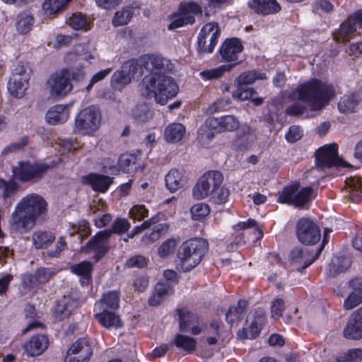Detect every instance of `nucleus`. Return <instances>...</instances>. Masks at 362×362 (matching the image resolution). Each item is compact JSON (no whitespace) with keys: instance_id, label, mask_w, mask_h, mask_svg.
<instances>
[{"instance_id":"nucleus-46","label":"nucleus","mask_w":362,"mask_h":362,"mask_svg":"<svg viewBox=\"0 0 362 362\" xmlns=\"http://www.w3.org/2000/svg\"><path fill=\"white\" fill-rule=\"evenodd\" d=\"M177 11L182 17H194V15L202 13V8L198 4L191 1L180 4Z\"/></svg>"},{"instance_id":"nucleus-10","label":"nucleus","mask_w":362,"mask_h":362,"mask_svg":"<svg viewBox=\"0 0 362 362\" xmlns=\"http://www.w3.org/2000/svg\"><path fill=\"white\" fill-rule=\"evenodd\" d=\"M49 169L45 163L20 162L13 170L16 177L22 182H36L40 180Z\"/></svg>"},{"instance_id":"nucleus-8","label":"nucleus","mask_w":362,"mask_h":362,"mask_svg":"<svg viewBox=\"0 0 362 362\" xmlns=\"http://www.w3.org/2000/svg\"><path fill=\"white\" fill-rule=\"evenodd\" d=\"M47 84L53 98L66 96L73 88L69 69H63L51 74Z\"/></svg>"},{"instance_id":"nucleus-28","label":"nucleus","mask_w":362,"mask_h":362,"mask_svg":"<svg viewBox=\"0 0 362 362\" xmlns=\"http://www.w3.org/2000/svg\"><path fill=\"white\" fill-rule=\"evenodd\" d=\"M68 118L69 111L65 106L62 105L54 106L45 115L46 121L52 125L64 123Z\"/></svg>"},{"instance_id":"nucleus-26","label":"nucleus","mask_w":362,"mask_h":362,"mask_svg":"<svg viewBox=\"0 0 362 362\" xmlns=\"http://www.w3.org/2000/svg\"><path fill=\"white\" fill-rule=\"evenodd\" d=\"M83 180L86 183L90 185L93 190L100 192H106L112 183V177L98 174H90L83 177Z\"/></svg>"},{"instance_id":"nucleus-24","label":"nucleus","mask_w":362,"mask_h":362,"mask_svg":"<svg viewBox=\"0 0 362 362\" xmlns=\"http://www.w3.org/2000/svg\"><path fill=\"white\" fill-rule=\"evenodd\" d=\"M49 341L47 336L37 334L33 336L26 342L23 348L25 351L31 356H38L43 353L48 347Z\"/></svg>"},{"instance_id":"nucleus-9","label":"nucleus","mask_w":362,"mask_h":362,"mask_svg":"<svg viewBox=\"0 0 362 362\" xmlns=\"http://www.w3.org/2000/svg\"><path fill=\"white\" fill-rule=\"evenodd\" d=\"M30 69L24 65L18 64L13 70L12 76L8 81V90L17 98H22L28 88Z\"/></svg>"},{"instance_id":"nucleus-55","label":"nucleus","mask_w":362,"mask_h":362,"mask_svg":"<svg viewBox=\"0 0 362 362\" xmlns=\"http://www.w3.org/2000/svg\"><path fill=\"white\" fill-rule=\"evenodd\" d=\"M130 222L127 218H117L112 226L111 231L113 233L122 234L126 233L130 228Z\"/></svg>"},{"instance_id":"nucleus-52","label":"nucleus","mask_w":362,"mask_h":362,"mask_svg":"<svg viewBox=\"0 0 362 362\" xmlns=\"http://www.w3.org/2000/svg\"><path fill=\"white\" fill-rule=\"evenodd\" d=\"M210 212L209 206L204 203L194 204L191 208L192 217L194 220H202L206 217Z\"/></svg>"},{"instance_id":"nucleus-29","label":"nucleus","mask_w":362,"mask_h":362,"mask_svg":"<svg viewBox=\"0 0 362 362\" xmlns=\"http://www.w3.org/2000/svg\"><path fill=\"white\" fill-rule=\"evenodd\" d=\"M160 214V217L163 215ZM160 220L156 224L152 225L153 228L149 233H146L141 238V241L146 244H151L159 240L164 235L169 229V225L165 223H160Z\"/></svg>"},{"instance_id":"nucleus-53","label":"nucleus","mask_w":362,"mask_h":362,"mask_svg":"<svg viewBox=\"0 0 362 362\" xmlns=\"http://www.w3.org/2000/svg\"><path fill=\"white\" fill-rule=\"evenodd\" d=\"M129 217L141 221L148 216V210L144 204H135L129 210Z\"/></svg>"},{"instance_id":"nucleus-33","label":"nucleus","mask_w":362,"mask_h":362,"mask_svg":"<svg viewBox=\"0 0 362 362\" xmlns=\"http://www.w3.org/2000/svg\"><path fill=\"white\" fill-rule=\"evenodd\" d=\"M34 17L28 11L21 12L16 18V28L21 35L28 33L34 25Z\"/></svg>"},{"instance_id":"nucleus-48","label":"nucleus","mask_w":362,"mask_h":362,"mask_svg":"<svg viewBox=\"0 0 362 362\" xmlns=\"http://www.w3.org/2000/svg\"><path fill=\"white\" fill-rule=\"evenodd\" d=\"M175 344L177 347L188 352H192L195 349L197 342L192 337L182 334H177L175 339Z\"/></svg>"},{"instance_id":"nucleus-54","label":"nucleus","mask_w":362,"mask_h":362,"mask_svg":"<svg viewBox=\"0 0 362 362\" xmlns=\"http://www.w3.org/2000/svg\"><path fill=\"white\" fill-rule=\"evenodd\" d=\"M160 221V214H157L155 216L145 221L141 226H136L133 230L128 234V238H132L137 234L140 233L143 230L152 226V225L157 223Z\"/></svg>"},{"instance_id":"nucleus-47","label":"nucleus","mask_w":362,"mask_h":362,"mask_svg":"<svg viewBox=\"0 0 362 362\" xmlns=\"http://www.w3.org/2000/svg\"><path fill=\"white\" fill-rule=\"evenodd\" d=\"M170 19L171 22L168 26L169 30L177 29L184 25L193 24L195 22L194 17H182L178 11L174 13Z\"/></svg>"},{"instance_id":"nucleus-21","label":"nucleus","mask_w":362,"mask_h":362,"mask_svg":"<svg viewBox=\"0 0 362 362\" xmlns=\"http://www.w3.org/2000/svg\"><path fill=\"white\" fill-rule=\"evenodd\" d=\"M248 6L256 13L262 16L276 14L281 10L276 0H251L248 2Z\"/></svg>"},{"instance_id":"nucleus-58","label":"nucleus","mask_w":362,"mask_h":362,"mask_svg":"<svg viewBox=\"0 0 362 362\" xmlns=\"http://www.w3.org/2000/svg\"><path fill=\"white\" fill-rule=\"evenodd\" d=\"M136 158L133 155L123 154L118 159V165L124 172H129L132 165H135Z\"/></svg>"},{"instance_id":"nucleus-1","label":"nucleus","mask_w":362,"mask_h":362,"mask_svg":"<svg viewBox=\"0 0 362 362\" xmlns=\"http://www.w3.org/2000/svg\"><path fill=\"white\" fill-rule=\"evenodd\" d=\"M47 213V202L38 194H30L24 197L16 205L10 221V229L13 232L25 233L33 229L37 219L43 220Z\"/></svg>"},{"instance_id":"nucleus-50","label":"nucleus","mask_w":362,"mask_h":362,"mask_svg":"<svg viewBox=\"0 0 362 362\" xmlns=\"http://www.w3.org/2000/svg\"><path fill=\"white\" fill-rule=\"evenodd\" d=\"M238 63H234L232 64H226L220 66L217 68L212 69L210 70H206L202 72V75L206 78L207 79H215L221 77L224 72L227 71H230L235 65Z\"/></svg>"},{"instance_id":"nucleus-15","label":"nucleus","mask_w":362,"mask_h":362,"mask_svg":"<svg viewBox=\"0 0 362 362\" xmlns=\"http://www.w3.org/2000/svg\"><path fill=\"white\" fill-rule=\"evenodd\" d=\"M111 235L112 233L110 230L98 232L91 238L86 246L83 247L82 250L86 253L94 251L95 252L94 256L95 261L100 260L109 250L108 240Z\"/></svg>"},{"instance_id":"nucleus-62","label":"nucleus","mask_w":362,"mask_h":362,"mask_svg":"<svg viewBox=\"0 0 362 362\" xmlns=\"http://www.w3.org/2000/svg\"><path fill=\"white\" fill-rule=\"evenodd\" d=\"M147 259L142 255L133 256L126 262V265L130 268H144L147 266Z\"/></svg>"},{"instance_id":"nucleus-35","label":"nucleus","mask_w":362,"mask_h":362,"mask_svg":"<svg viewBox=\"0 0 362 362\" xmlns=\"http://www.w3.org/2000/svg\"><path fill=\"white\" fill-rule=\"evenodd\" d=\"M247 304L246 300H240L237 305L230 307L226 314L227 322L233 325L240 321L245 315Z\"/></svg>"},{"instance_id":"nucleus-20","label":"nucleus","mask_w":362,"mask_h":362,"mask_svg":"<svg viewBox=\"0 0 362 362\" xmlns=\"http://www.w3.org/2000/svg\"><path fill=\"white\" fill-rule=\"evenodd\" d=\"M243 49L241 41L238 38H231L223 42L219 49V54L226 62H236L238 54Z\"/></svg>"},{"instance_id":"nucleus-18","label":"nucleus","mask_w":362,"mask_h":362,"mask_svg":"<svg viewBox=\"0 0 362 362\" xmlns=\"http://www.w3.org/2000/svg\"><path fill=\"white\" fill-rule=\"evenodd\" d=\"M321 250L322 248L317 250L313 254L308 248L296 247L291 252L292 263L296 267L298 271L303 272L318 258Z\"/></svg>"},{"instance_id":"nucleus-61","label":"nucleus","mask_w":362,"mask_h":362,"mask_svg":"<svg viewBox=\"0 0 362 362\" xmlns=\"http://www.w3.org/2000/svg\"><path fill=\"white\" fill-rule=\"evenodd\" d=\"M83 45L78 44L74 47L73 49L69 52L64 57V60L67 64H74L81 61L80 54L83 53Z\"/></svg>"},{"instance_id":"nucleus-7","label":"nucleus","mask_w":362,"mask_h":362,"mask_svg":"<svg viewBox=\"0 0 362 362\" xmlns=\"http://www.w3.org/2000/svg\"><path fill=\"white\" fill-rule=\"evenodd\" d=\"M101 122V114L99 109L90 106L81 110L76 117V129L81 134H92L98 129Z\"/></svg>"},{"instance_id":"nucleus-6","label":"nucleus","mask_w":362,"mask_h":362,"mask_svg":"<svg viewBox=\"0 0 362 362\" xmlns=\"http://www.w3.org/2000/svg\"><path fill=\"white\" fill-rule=\"evenodd\" d=\"M223 176L219 171H209L199 177L193 188V197L196 199H203L212 193L221 185Z\"/></svg>"},{"instance_id":"nucleus-44","label":"nucleus","mask_w":362,"mask_h":362,"mask_svg":"<svg viewBox=\"0 0 362 362\" xmlns=\"http://www.w3.org/2000/svg\"><path fill=\"white\" fill-rule=\"evenodd\" d=\"M131 81L129 76L122 69L115 71L111 77V86L115 90H122Z\"/></svg>"},{"instance_id":"nucleus-36","label":"nucleus","mask_w":362,"mask_h":362,"mask_svg":"<svg viewBox=\"0 0 362 362\" xmlns=\"http://www.w3.org/2000/svg\"><path fill=\"white\" fill-rule=\"evenodd\" d=\"M360 100L355 94L344 95L338 103V109L340 112L349 114L356 111Z\"/></svg>"},{"instance_id":"nucleus-12","label":"nucleus","mask_w":362,"mask_h":362,"mask_svg":"<svg viewBox=\"0 0 362 362\" xmlns=\"http://www.w3.org/2000/svg\"><path fill=\"white\" fill-rule=\"evenodd\" d=\"M313 194L314 191L311 187H304L298 191L297 187L291 186L285 188L279 197V201L293 204L296 207H302L312 199Z\"/></svg>"},{"instance_id":"nucleus-27","label":"nucleus","mask_w":362,"mask_h":362,"mask_svg":"<svg viewBox=\"0 0 362 362\" xmlns=\"http://www.w3.org/2000/svg\"><path fill=\"white\" fill-rule=\"evenodd\" d=\"M186 184L184 172L177 169H171L165 175V185L170 192H175Z\"/></svg>"},{"instance_id":"nucleus-51","label":"nucleus","mask_w":362,"mask_h":362,"mask_svg":"<svg viewBox=\"0 0 362 362\" xmlns=\"http://www.w3.org/2000/svg\"><path fill=\"white\" fill-rule=\"evenodd\" d=\"M102 305L105 308L116 310L119 308V295L117 291H110L105 293L101 300Z\"/></svg>"},{"instance_id":"nucleus-30","label":"nucleus","mask_w":362,"mask_h":362,"mask_svg":"<svg viewBox=\"0 0 362 362\" xmlns=\"http://www.w3.org/2000/svg\"><path fill=\"white\" fill-rule=\"evenodd\" d=\"M54 240V235L45 230H35L32 235L33 244L36 249L47 248Z\"/></svg>"},{"instance_id":"nucleus-60","label":"nucleus","mask_w":362,"mask_h":362,"mask_svg":"<svg viewBox=\"0 0 362 362\" xmlns=\"http://www.w3.org/2000/svg\"><path fill=\"white\" fill-rule=\"evenodd\" d=\"M176 245L175 239H168L158 247V252L159 255L162 257H168L175 251Z\"/></svg>"},{"instance_id":"nucleus-59","label":"nucleus","mask_w":362,"mask_h":362,"mask_svg":"<svg viewBox=\"0 0 362 362\" xmlns=\"http://www.w3.org/2000/svg\"><path fill=\"white\" fill-rule=\"evenodd\" d=\"M213 201L215 204H225L230 195V191L228 188L221 187H218L213 193Z\"/></svg>"},{"instance_id":"nucleus-63","label":"nucleus","mask_w":362,"mask_h":362,"mask_svg":"<svg viewBox=\"0 0 362 362\" xmlns=\"http://www.w3.org/2000/svg\"><path fill=\"white\" fill-rule=\"evenodd\" d=\"M112 71L111 68L105 69L103 70H100L98 73L95 74L90 81L88 85L86 86V90L90 91L93 86L94 84L103 81L104 78H105Z\"/></svg>"},{"instance_id":"nucleus-31","label":"nucleus","mask_w":362,"mask_h":362,"mask_svg":"<svg viewBox=\"0 0 362 362\" xmlns=\"http://www.w3.org/2000/svg\"><path fill=\"white\" fill-rule=\"evenodd\" d=\"M76 303L70 298L64 297L56 306L54 316L58 320L68 317L74 311Z\"/></svg>"},{"instance_id":"nucleus-39","label":"nucleus","mask_w":362,"mask_h":362,"mask_svg":"<svg viewBox=\"0 0 362 362\" xmlns=\"http://www.w3.org/2000/svg\"><path fill=\"white\" fill-rule=\"evenodd\" d=\"M71 0H44L42 9L47 16H55L63 11Z\"/></svg>"},{"instance_id":"nucleus-3","label":"nucleus","mask_w":362,"mask_h":362,"mask_svg":"<svg viewBox=\"0 0 362 362\" xmlns=\"http://www.w3.org/2000/svg\"><path fill=\"white\" fill-rule=\"evenodd\" d=\"M139 90L144 98H153L157 103L165 105L168 99L177 94L178 87L172 77L152 73L143 78Z\"/></svg>"},{"instance_id":"nucleus-14","label":"nucleus","mask_w":362,"mask_h":362,"mask_svg":"<svg viewBox=\"0 0 362 362\" xmlns=\"http://www.w3.org/2000/svg\"><path fill=\"white\" fill-rule=\"evenodd\" d=\"M296 234L299 241L304 245H315L321 236L319 227L307 218H302L298 221Z\"/></svg>"},{"instance_id":"nucleus-49","label":"nucleus","mask_w":362,"mask_h":362,"mask_svg":"<svg viewBox=\"0 0 362 362\" xmlns=\"http://www.w3.org/2000/svg\"><path fill=\"white\" fill-rule=\"evenodd\" d=\"M220 327V323L218 320H214L211 322L207 329L209 336L206 338V341L209 344L214 345L218 342L221 338Z\"/></svg>"},{"instance_id":"nucleus-13","label":"nucleus","mask_w":362,"mask_h":362,"mask_svg":"<svg viewBox=\"0 0 362 362\" xmlns=\"http://www.w3.org/2000/svg\"><path fill=\"white\" fill-rule=\"evenodd\" d=\"M362 26V9L351 14L346 21L341 23L339 30L333 33L337 42H346L352 37L357 28Z\"/></svg>"},{"instance_id":"nucleus-43","label":"nucleus","mask_w":362,"mask_h":362,"mask_svg":"<svg viewBox=\"0 0 362 362\" xmlns=\"http://www.w3.org/2000/svg\"><path fill=\"white\" fill-rule=\"evenodd\" d=\"M71 272L78 276H82L86 280L91 278L93 264L88 261H83L70 267Z\"/></svg>"},{"instance_id":"nucleus-40","label":"nucleus","mask_w":362,"mask_h":362,"mask_svg":"<svg viewBox=\"0 0 362 362\" xmlns=\"http://www.w3.org/2000/svg\"><path fill=\"white\" fill-rule=\"evenodd\" d=\"M132 115L138 122H146L153 117V111L146 103H141L133 109Z\"/></svg>"},{"instance_id":"nucleus-17","label":"nucleus","mask_w":362,"mask_h":362,"mask_svg":"<svg viewBox=\"0 0 362 362\" xmlns=\"http://www.w3.org/2000/svg\"><path fill=\"white\" fill-rule=\"evenodd\" d=\"M265 316L262 312L255 311L250 314L246 320L245 327L238 331V337L241 339H255L261 330V327L264 322Z\"/></svg>"},{"instance_id":"nucleus-19","label":"nucleus","mask_w":362,"mask_h":362,"mask_svg":"<svg viewBox=\"0 0 362 362\" xmlns=\"http://www.w3.org/2000/svg\"><path fill=\"white\" fill-rule=\"evenodd\" d=\"M206 125L218 132H233L240 125V122L234 115H225L220 117H211L207 119Z\"/></svg>"},{"instance_id":"nucleus-34","label":"nucleus","mask_w":362,"mask_h":362,"mask_svg":"<svg viewBox=\"0 0 362 362\" xmlns=\"http://www.w3.org/2000/svg\"><path fill=\"white\" fill-rule=\"evenodd\" d=\"M185 132V127L182 124L173 123L165 128L164 137L168 142L176 143L182 140Z\"/></svg>"},{"instance_id":"nucleus-5","label":"nucleus","mask_w":362,"mask_h":362,"mask_svg":"<svg viewBox=\"0 0 362 362\" xmlns=\"http://www.w3.org/2000/svg\"><path fill=\"white\" fill-rule=\"evenodd\" d=\"M264 73H257L255 71H250L242 73L235 80L236 90L233 92V97L239 100H252L255 105H261L263 102L262 98L255 97L257 95L254 88L248 87V85L252 84L257 80L266 79Z\"/></svg>"},{"instance_id":"nucleus-45","label":"nucleus","mask_w":362,"mask_h":362,"mask_svg":"<svg viewBox=\"0 0 362 362\" xmlns=\"http://www.w3.org/2000/svg\"><path fill=\"white\" fill-rule=\"evenodd\" d=\"M133 16V11L131 8H122L117 11L112 20V25L115 27L127 25Z\"/></svg>"},{"instance_id":"nucleus-57","label":"nucleus","mask_w":362,"mask_h":362,"mask_svg":"<svg viewBox=\"0 0 362 362\" xmlns=\"http://www.w3.org/2000/svg\"><path fill=\"white\" fill-rule=\"evenodd\" d=\"M362 303V293L352 292L344 300L343 308L346 310H351Z\"/></svg>"},{"instance_id":"nucleus-32","label":"nucleus","mask_w":362,"mask_h":362,"mask_svg":"<svg viewBox=\"0 0 362 362\" xmlns=\"http://www.w3.org/2000/svg\"><path fill=\"white\" fill-rule=\"evenodd\" d=\"M95 317L105 328L117 329L122 325L119 317L112 311L104 310L102 313L96 314Z\"/></svg>"},{"instance_id":"nucleus-25","label":"nucleus","mask_w":362,"mask_h":362,"mask_svg":"<svg viewBox=\"0 0 362 362\" xmlns=\"http://www.w3.org/2000/svg\"><path fill=\"white\" fill-rule=\"evenodd\" d=\"M68 351L69 354L86 358V361H89L93 353L92 341L86 337L80 338L71 345Z\"/></svg>"},{"instance_id":"nucleus-22","label":"nucleus","mask_w":362,"mask_h":362,"mask_svg":"<svg viewBox=\"0 0 362 362\" xmlns=\"http://www.w3.org/2000/svg\"><path fill=\"white\" fill-rule=\"evenodd\" d=\"M342 192L352 202L358 203L362 196V178L358 176L347 178Z\"/></svg>"},{"instance_id":"nucleus-2","label":"nucleus","mask_w":362,"mask_h":362,"mask_svg":"<svg viewBox=\"0 0 362 362\" xmlns=\"http://www.w3.org/2000/svg\"><path fill=\"white\" fill-rule=\"evenodd\" d=\"M293 95L300 101L289 105L286 112L291 116H300L305 110L303 101L305 102L311 110H318L328 104L334 93L332 86L313 79L298 86Z\"/></svg>"},{"instance_id":"nucleus-56","label":"nucleus","mask_w":362,"mask_h":362,"mask_svg":"<svg viewBox=\"0 0 362 362\" xmlns=\"http://www.w3.org/2000/svg\"><path fill=\"white\" fill-rule=\"evenodd\" d=\"M69 23L75 30L87 29L88 23L82 14H73L69 19Z\"/></svg>"},{"instance_id":"nucleus-23","label":"nucleus","mask_w":362,"mask_h":362,"mask_svg":"<svg viewBox=\"0 0 362 362\" xmlns=\"http://www.w3.org/2000/svg\"><path fill=\"white\" fill-rule=\"evenodd\" d=\"M140 62L142 67L151 72L165 71L169 64L167 59L158 54L143 55L140 57Z\"/></svg>"},{"instance_id":"nucleus-64","label":"nucleus","mask_w":362,"mask_h":362,"mask_svg":"<svg viewBox=\"0 0 362 362\" xmlns=\"http://www.w3.org/2000/svg\"><path fill=\"white\" fill-rule=\"evenodd\" d=\"M53 275L54 273L50 269L41 268L35 272V278L38 283L45 284L47 282Z\"/></svg>"},{"instance_id":"nucleus-4","label":"nucleus","mask_w":362,"mask_h":362,"mask_svg":"<svg viewBox=\"0 0 362 362\" xmlns=\"http://www.w3.org/2000/svg\"><path fill=\"white\" fill-rule=\"evenodd\" d=\"M209 244L203 238H192L185 241L179 247L177 257L184 272L196 267L207 252Z\"/></svg>"},{"instance_id":"nucleus-41","label":"nucleus","mask_w":362,"mask_h":362,"mask_svg":"<svg viewBox=\"0 0 362 362\" xmlns=\"http://www.w3.org/2000/svg\"><path fill=\"white\" fill-rule=\"evenodd\" d=\"M121 69L132 80L136 76L141 74L142 66L140 59H132L125 62L121 66Z\"/></svg>"},{"instance_id":"nucleus-16","label":"nucleus","mask_w":362,"mask_h":362,"mask_svg":"<svg viewBox=\"0 0 362 362\" xmlns=\"http://www.w3.org/2000/svg\"><path fill=\"white\" fill-rule=\"evenodd\" d=\"M317 165L321 168H331L332 166L350 167L351 165L344 161L338 156L336 144L325 146L316 151Z\"/></svg>"},{"instance_id":"nucleus-42","label":"nucleus","mask_w":362,"mask_h":362,"mask_svg":"<svg viewBox=\"0 0 362 362\" xmlns=\"http://www.w3.org/2000/svg\"><path fill=\"white\" fill-rule=\"evenodd\" d=\"M180 328L181 332H186L192 325L196 324L199 318L194 314L185 309L179 310Z\"/></svg>"},{"instance_id":"nucleus-38","label":"nucleus","mask_w":362,"mask_h":362,"mask_svg":"<svg viewBox=\"0 0 362 362\" xmlns=\"http://www.w3.org/2000/svg\"><path fill=\"white\" fill-rule=\"evenodd\" d=\"M351 266V260L347 257H334L329 265V274L336 276L348 269Z\"/></svg>"},{"instance_id":"nucleus-11","label":"nucleus","mask_w":362,"mask_h":362,"mask_svg":"<svg viewBox=\"0 0 362 362\" xmlns=\"http://www.w3.org/2000/svg\"><path fill=\"white\" fill-rule=\"evenodd\" d=\"M221 29L217 23H208L202 28L198 36V49L203 53H211L217 44Z\"/></svg>"},{"instance_id":"nucleus-37","label":"nucleus","mask_w":362,"mask_h":362,"mask_svg":"<svg viewBox=\"0 0 362 362\" xmlns=\"http://www.w3.org/2000/svg\"><path fill=\"white\" fill-rule=\"evenodd\" d=\"M344 337L346 339L359 340L362 339V325L352 316L349 320L343 331Z\"/></svg>"}]
</instances>
